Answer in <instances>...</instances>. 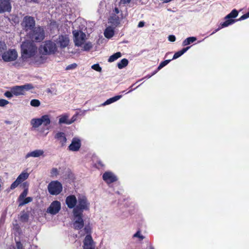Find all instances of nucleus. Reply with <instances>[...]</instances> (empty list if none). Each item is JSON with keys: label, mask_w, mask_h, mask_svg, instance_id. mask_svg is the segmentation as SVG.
I'll list each match as a JSON object with an SVG mask.
<instances>
[{"label": "nucleus", "mask_w": 249, "mask_h": 249, "mask_svg": "<svg viewBox=\"0 0 249 249\" xmlns=\"http://www.w3.org/2000/svg\"><path fill=\"white\" fill-rule=\"evenodd\" d=\"M77 203V205L73 210V213L82 214L84 211H89L90 203L86 196L79 195L78 196Z\"/></svg>", "instance_id": "4"}, {"label": "nucleus", "mask_w": 249, "mask_h": 249, "mask_svg": "<svg viewBox=\"0 0 249 249\" xmlns=\"http://www.w3.org/2000/svg\"><path fill=\"white\" fill-rule=\"evenodd\" d=\"M238 15V11L235 9H233L231 12L230 13H229L228 15H227L224 18L226 20L224 22L221 23L220 25V26L217 29H216L214 32H213L212 33V35L214 34L215 33H216V32H217L220 29H221L223 28L227 27L230 25L233 24L236 21L244 20V19L249 18L247 13H246V14H244L243 15H242L238 19H232V18H236L237 17Z\"/></svg>", "instance_id": "1"}, {"label": "nucleus", "mask_w": 249, "mask_h": 249, "mask_svg": "<svg viewBox=\"0 0 249 249\" xmlns=\"http://www.w3.org/2000/svg\"><path fill=\"white\" fill-rule=\"evenodd\" d=\"M91 68L97 71H101V70H102V68L100 66L99 64H94L92 66Z\"/></svg>", "instance_id": "40"}, {"label": "nucleus", "mask_w": 249, "mask_h": 249, "mask_svg": "<svg viewBox=\"0 0 249 249\" xmlns=\"http://www.w3.org/2000/svg\"><path fill=\"white\" fill-rule=\"evenodd\" d=\"M28 37L32 42H40L45 38V31L44 29L38 26L30 30L27 33Z\"/></svg>", "instance_id": "3"}, {"label": "nucleus", "mask_w": 249, "mask_h": 249, "mask_svg": "<svg viewBox=\"0 0 249 249\" xmlns=\"http://www.w3.org/2000/svg\"><path fill=\"white\" fill-rule=\"evenodd\" d=\"M121 56H122V54L120 52H117V53H114L113 54H112V55H111L109 57V58L108 59V61L109 62H113V61H115L116 60H117L118 58H120Z\"/></svg>", "instance_id": "28"}, {"label": "nucleus", "mask_w": 249, "mask_h": 249, "mask_svg": "<svg viewBox=\"0 0 249 249\" xmlns=\"http://www.w3.org/2000/svg\"><path fill=\"white\" fill-rule=\"evenodd\" d=\"M111 18L112 20H115V23L117 24L119 23V18L118 16H116V15L113 16L111 17Z\"/></svg>", "instance_id": "46"}, {"label": "nucleus", "mask_w": 249, "mask_h": 249, "mask_svg": "<svg viewBox=\"0 0 249 249\" xmlns=\"http://www.w3.org/2000/svg\"><path fill=\"white\" fill-rule=\"evenodd\" d=\"M76 67H77V64L76 63H73V64L68 65L66 67V70H72V69L76 68Z\"/></svg>", "instance_id": "43"}, {"label": "nucleus", "mask_w": 249, "mask_h": 249, "mask_svg": "<svg viewBox=\"0 0 249 249\" xmlns=\"http://www.w3.org/2000/svg\"><path fill=\"white\" fill-rule=\"evenodd\" d=\"M17 246H18V249H20V246H21V243L20 242L17 243Z\"/></svg>", "instance_id": "54"}, {"label": "nucleus", "mask_w": 249, "mask_h": 249, "mask_svg": "<svg viewBox=\"0 0 249 249\" xmlns=\"http://www.w3.org/2000/svg\"><path fill=\"white\" fill-rule=\"evenodd\" d=\"M139 81H137L136 83L133 84L131 86H130L129 87V89H130L127 92V93H129L132 91H133V90H134L135 89H136L137 88H138L139 86H140L141 84H140L139 85H138V86H137L136 87L133 88V87L134 86V85L137 84V83H138Z\"/></svg>", "instance_id": "44"}, {"label": "nucleus", "mask_w": 249, "mask_h": 249, "mask_svg": "<svg viewBox=\"0 0 249 249\" xmlns=\"http://www.w3.org/2000/svg\"><path fill=\"white\" fill-rule=\"evenodd\" d=\"M44 151L42 150H36L30 152L26 155L25 158H28L30 157H39L43 155Z\"/></svg>", "instance_id": "20"}, {"label": "nucleus", "mask_w": 249, "mask_h": 249, "mask_svg": "<svg viewBox=\"0 0 249 249\" xmlns=\"http://www.w3.org/2000/svg\"><path fill=\"white\" fill-rule=\"evenodd\" d=\"M29 219V215L27 213H24L20 217V220L23 222H27Z\"/></svg>", "instance_id": "34"}, {"label": "nucleus", "mask_w": 249, "mask_h": 249, "mask_svg": "<svg viewBox=\"0 0 249 249\" xmlns=\"http://www.w3.org/2000/svg\"><path fill=\"white\" fill-rule=\"evenodd\" d=\"M30 105L32 107H38L40 105V102L38 99H33L30 102Z\"/></svg>", "instance_id": "33"}, {"label": "nucleus", "mask_w": 249, "mask_h": 249, "mask_svg": "<svg viewBox=\"0 0 249 249\" xmlns=\"http://www.w3.org/2000/svg\"><path fill=\"white\" fill-rule=\"evenodd\" d=\"M49 193L52 195H57L62 191V184L57 180L51 181L48 186Z\"/></svg>", "instance_id": "7"}, {"label": "nucleus", "mask_w": 249, "mask_h": 249, "mask_svg": "<svg viewBox=\"0 0 249 249\" xmlns=\"http://www.w3.org/2000/svg\"><path fill=\"white\" fill-rule=\"evenodd\" d=\"M196 37L194 36L187 37L182 42V46H185L188 45L196 41Z\"/></svg>", "instance_id": "25"}, {"label": "nucleus", "mask_w": 249, "mask_h": 249, "mask_svg": "<svg viewBox=\"0 0 249 249\" xmlns=\"http://www.w3.org/2000/svg\"><path fill=\"white\" fill-rule=\"evenodd\" d=\"M77 199L76 196L73 195H70L66 198V204L70 209H74L77 205Z\"/></svg>", "instance_id": "16"}, {"label": "nucleus", "mask_w": 249, "mask_h": 249, "mask_svg": "<svg viewBox=\"0 0 249 249\" xmlns=\"http://www.w3.org/2000/svg\"><path fill=\"white\" fill-rule=\"evenodd\" d=\"M83 243L84 249H94L93 241L91 235H87Z\"/></svg>", "instance_id": "17"}, {"label": "nucleus", "mask_w": 249, "mask_h": 249, "mask_svg": "<svg viewBox=\"0 0 249 249\" xmlns=\"http://www.w3.org/2000/svg\"><path fill=\"white\" fill-rule=\"evenodd\" d=\"M74 120H69L68 119V116L66 115L61 116L59 119V124H72Z\"/></svg>", "instance_id": "21"}, {"label": "nucleus", "mask_w": 249, "mask_h": 249, "mask_svg": "<svg viewBox=\"0 0 249 249\" xmlns=\"http://www.w3.org/2000/svg\"><path fill=\"white\" fill-rule=\"evenodd\" d=\"M114 101H113V100L112 99V98H110L108 99H107L104 103V105H109L111 103H113Z\"/></svg>", "instance_id": "47"}, {"label": "nucleus", "mask_w": 249, "mask_h": 249, "mask_svg": "<svg viewBox=\"0 0 249 249\" xmlns=\"http://www.w3.org/2000/svg\"><path fill=\"white\" fill-rule=\"evenodd\" d=\"M95 165L96 167L98 169L102 168L104 166L103 162L101 160H97L96 162L95 163Z\"/></svg>", "instance_id": "39"}, {"label": "nucleus", "mask_w": 249, "mask_h": 249, "mask_svg": "<svg viewBox=\"0 0 249 249\" xmlns=\"http://www.w3.org/2000/svg\"><path fill=\"white\" fill-rule=\"evenodd\" d=\"M114 11L115 13V14H119L120 12L119 9L117 7L115 8Z\"/></svg>", "instance_id": "53"}, {"label": "nucleus", "mask_w": 249, "mask_h": 249, "mask_svg": "<svg viewBox=\"0 0 249 249\" xmlns=\"http://www.w3.org/2000/svg\"><path fill=\"white\" fill-rule=\"evenodd\" d=\"M18 57L17 51L13 50H9L4 52L2 55L3 60L5 62H10L15 60Z\"/></svg>", "instance_id": "9"}, {"label": "nucleus", "mask_w": 249, "mask_h": 249, "mask_svg": "<svg viewBox=\"0 0 249 249\" xmlns=\"http://www.w3.org/2000/svg\"><path fill=\"white\" fill-rule=\"evenodd\" d=\"M144 24H145V22L143 21H141L140 22H139V23L138 25V27H139V28L142 27L144 26Z\"/></svg>", "instance_id": "51"}, {"label": "nucleus", "mask_w": 249, "mask_h": 249, "mask_svg": "<svg viewBox=\"0 0 249 249\" xmlns=\"http://www.w3.org/2000/svg\"><path fill=\"white\" fill-rule=\"evenodd\" d=\"M28 177H29L28 173L23 172L18 176L17 179L19 181H20V183H21L23 181L26 180L28 178Z\"/></svg>", "instance_id": "32"}, {"label": "nucleus", "mask_w": 249, "mask_h": 249, "mask_svg": "<svg viewBox=\"0 0 249 249\" xmlns=\"http://www.w3.org/2000/svg\"><path fill=\"white\" fill-rule=\"evenodd\" d=\"M21 25L25 31L28 32L36 27V21L33 17L26 16L24 17Z\"/></svg>", "instance_id": "8"}, {"label": "nucleus", "mask_w": 249, "mask_h": 249, "mask_svg": "<svg viewBox=\"0 0 249 249\" xmlns=\"http://www.w3.org/2000/svg\"><path fill=\"white\" fill-rule=\"evenodd\" d=\"M33 200V198L32 197H27L24 198L22 200L18 201L19 202L18 207L22 206L29 202H31Z\"/></svg>", "instance_id": "29"}, {"label": "nucleus", "mask_w": 249, "mask_h": 249, "mask_svg": "<svg viewBox=\"0 0 249 249\" xmlns=\"http://www.w3.org/2000/svg\"><path fill=\"white\" fill-rule=\"evenodd\" d=\"M34 2H37L38 0H32Z\"/></svg>", "instance_id": "56"}, {"label": "nucleus", "mask_w": 249, "mask_h": 249, "mask_svg": "<svg viewBox=\"0 0 249 249\" xmlns=\"http://www.w3.org/2000/svg\"><path fill=\"white\" fill-rule=\"evenodd\" d=\"M34 87L31 84H26L22 86H16L11 88L14 95L18 96L25 95V91L33 89Z\"/></svg>", "instance_id": "6"}, {"label": "nucleus", "mask_w": 249, "mask_h": 249, "mask_svg": "<svg viewBox=\"0 0 249 249\" xmlns=\"http://www.w3.org/2000/svg\"><path fill=\"white\" fill-rule=\"evenodd\" d=\"M19 184H20V181H19L18 180L16 179V180L15 181H14L11 185L10 189L14 190L16 187H17Z\"/></svg>", "instance_id": "35"}, {"label": "nucleus", "mask_w": 249, "mask_h": 249, "mask_svg": "<svg viewBox=\"0 0 249 249\" xmlns=\"http://www.w3.org/2000/svg\"><path fill=\"white\" fill-rule=\"evenodd\" d=\"M122 97V95H117V96H114L112 98L113 100V101L114 102L118 100L119 99H120Z\"/></svg>", "instance_id": "49"}, {"label": "nucleus", "mask_w": 249, "mask_h": 249, "mask_svg": "<svg viewBox=\"0 0 249 249\" xmlns=\"http://www.w3.org/2000/svg\"><path fill=\"white\" fill-rule=\"evenodd\" d=\"M81 147L80 140L78 139L74 138L71 144L69 146L70 150L72 151H77Z\"/></svg>", "instance_id": "18"}, {"label": "nucleus", "mask_w": 249, "mask_h": 249, "mask_svg": "<svg viewBox=\"0 0 249 249\" xmlns=\"http://www.w3.org/2000/svg\"><path fill=\"white\" fill-rule=\"evenodd\" d=\"M11 10V0H0V14L10 12Z\"/></svg>", "instance_id": "11"}, {"label": "nucleus", "mask_w": 249, "mask_h": 249, "mask_svg": "<svg viewBox=\"0 0 249 249\" xmlns=\"http://www.w3.org/2000/svg\"><path fill=\"white\" fill-rule=\"evenodd\" d=\"M103 180L107 184H110L117 180V178L111 172H106L103 175Z\"/></svg>", "instance_id": "14"}, {"label": "nucleus", "mask_w": 249, "mask_h": 249, "mask_svg": "<svg viewBox=\"0 0 249 249\" xmlns=\"http://www.w3.org/2000/svg\"><path fill=\"white\" fill-rule=\"evenodd\" d=\"M122 97V95H117V96H114L112 98L113 100V101L114 102L118 100L119 99H120Z\"/></svg>", "instance_id": "50"}, {"label": "nucleus", "mask_w": 249, "mask_h": 249, "mask_svg": "<svg viewBox=\"0 0 249 249\" xmlns=\"http://www.w3.org/2000/svg\"><path fill=\"white\" fill-rule=\"evenodd\" d=\"M61 209V203L59 201H53L47 209V212L52 214H55Z\"/></svg>", "instance_id": "12"}, {"label": "nucleus", "mask_w": 249, "mask_h": 249, "mask_svg": "<svg viewBox=\"0 0 249 249\" xmlns=\"http://www.w3.org/2000/svg\"><path fill=\"white\" fill-rule=\"evenodd\" d=\"M57 43L60 48H65L69 45L70 39L67 35H60L57 38Z\"/></svg>", "instance_id": "15"}, {"label": "nucleus", "mask_w": 249, "mask_h": 249, "mask_svg": "<svg viewBox=\"0 0 249 249\" xmlns=\"http://www.w3.org/2000/svg\"><path fill=\"white\" fill-rule=\"evenodd\" d=\"M73 213L74 221L73 222V228L75 230H81L84 227V220L83 219V213Z\"/></svg>", "instance_id": "10"}, {"label": "nucleus", "mask_w": 249, "mask_h": 249, "mask_svg": "<svg viewBox=\"0 0 249 249\" xmlns=\"http://www.w3.org/2000/svg\"><path fill=\"white\" fill-rule=\"evenodd\" d=\"M31 124L33 127L36 128L42 124V122H41L40 118L33 119L31 120Z\"/></svg>", "instance_id": "31"}, {"label": "nucleus", "mask_w": 249, "mask_h": 249, "mask_svg": "<svg viewBox=\"0 0 249 249\" xmlns=\"http://www.w3.org/2000/svg\"><path fill=\"white\" fill-rule=\"evenodd\" d=\"M26 183L25 182L23 184L25 189L23 190V191L21 193V194L19 195V197H18V201H20V200H22V199H23L24 198L26 197V196H27V195L28 194V189L27 187H26Z\"/></svg>", "instance_id": "26"}, {"label": "nucleus", "mask_w": 249, "mask_h": 249, "mask_svg": "<svg viewBox=\"0 0 249 249\" xmlns=\"http://www.w3.org/2000/svg\"><path fill=\"white\" fill-rule=\"evenodd\" d=\"M75 45L77 46H81L83 44L85 39L86 35L83 32L79 33L77 32L74 33Z\"/></svg>", "instance_id": "13"}, {"label": "nucleus", "mask_w": 249, "mask_h": 249, "mask_svg": "<svg viewBox=\"0 0 249 249\" xmlns=\"http://www.w3.org/2000/svg\"><path fill=\"white\" fill-rule=\"evenodd\" d=\"M140 230H138L134 235L133 237H138L140 240H142L144 238V236L141 234Z\"/></svg>", "instance_id": "38"}, {"label": "nucleus", "mask_w": 249, "mask_h": 249, "mask_svg": "<svg viewBox=\"0 0 249 249\" xmlns=\"http://www.w3.org/2000/svg\"><path fill=\"white\" fill-rule=\"evenodd\" d=\"M39 51L43 55H49L55 53L57 48L56 43L52 40H46L41 45L39 48Z\"/></svg>", "instance_id": "5"}, {"label": "nucleus", "mask_w": 249, "mask_h": 249, "mask_svg": "<svg viewBox=\"0 0 249 249\" xmlns=\"http://www.w3.org/2000/svg\"><path fill=\"white\" fill-rule=\"evenodd\" d=\"M84 231L85 233H86L87 235H90L91 232V227L89 225H86L84 228Z\"/></svg>", "instance_id": "36"}, {"label": "nucleus", "mask_w": 249, "mask_h": 249, "mask_svg": "<svg viewBox=\"0 0 249 249\" xmlns=\"http://www.w3.org/2000/svg\"><path fill=\"white\" fill-rule=\"evenodd\" d=\"M149 249H155L153 247L150 246Z\"/></svg>", "instance_id": "55"}, {"label": "nucleus", "mask_w": 249, "mask_h": 249, "mask_svg": "<svg viewBox=\"0 0 249 249\" xmlns=\"http://www.w3.org/2000/svg\"><path fill=\"white\" fill-rule=\"evenodd\" d=\"M114 35V30L110 27H107L104 32V36L107 38H110Z\"/></svg>", "instance_id": "22"}, {"label": "nucleus", "mask_w": 249, "mask_h": 249, "mask_svg": "<svg viewBox=\"0 0 249 249\" xmlns=\"http://www.w3.org/2000/svg\"><path fill=\"white\" fill-rule=\"evenodd\" d=\"M131 0H121V2L123 4L129 3Z\"/></svg>", "instance_id": "52"}, {"label": "nucleus", "mask_w": 249, "mask_h": 249, "mask_svg": "<svg viewBox=\"0 0 249 249\" xmlns=\"http://www.w3.org/2000/svg\"><path fill=\"white\" fill-rule=\"evenodd\" d=\"M190 47H191V46H188L186 48H183L180 51L175 53L174 54V55L173 57V58L172 59V60L176 59L178 58L179 57L181 56L182 54H183L188 49H189L190 48Z\"/></svg>", "instance_id": "23"}, {"label": "nucleus", "mask_w": 249, "mask_h": 249, "mask_svg": "<svg viewBox=\"0 0 249 249\" xmlns=\"http://www.w3.org/2000/svg\"><path fill=\"white\" fill-rule=\"evenodd\" d=\"M4 95L5 96H6V97H7L8 98H12L14 96L13 93L12 92V89H11L10 91H6L4 93Z\"/></svg>", "instance_id": "41"}, {"label": "nucleus", "mask_w": 249, "mask_h": 249, "mask_svg": "<svg viewBox=\"0 0 249 249\" xmlns=\"http://www.w3.org/2000/svg\"><path fill=\"white\" fill-rule=\"evenodd\" d=\"M40 118L41 120V122H42V124H43L45 126L49 125L51 123L50 117L48 115H43Z\"/></svg>", "instance_id": "27"}, {"label": "nucleus", "mask_w": 249, "mask_h": 249, "mask_svg": "<svg viewBox=\"0 0 249 249\" xmlns=\"http://www.w3.org/2000/svg\"><path fill=\"white\" fill-rule=\"evenodd\" d=\"M128 64V60L126 58L122 59L117 64L119 69H122L126 67Z\"/></svg>", "instance_id": "30"}, {"label": "nucleus", "mask_w": 249, "mask_h": 249, "mask_svg": "<svg viewBox=\"0 0 249 249\" xmlns=\"http://www.w3.org/2000/svg\"><path fill=\"white\" fill-rule=\"evenodd\" d=\"M92 47V45L90 42H88L84 44L83 48L85 51H89Z\"/></svg>", "instance_id": "37"}, {"label": "nucleus", "mask_w": 249, "mask_h": 249, "mask_svg": "<svg viewBox=\"0 0 249 249\" xmlns=\"http://www.w3.org/2000/svg\"><path fill=\"white\" fill-rule=\"evenodd\" d=\"M168 40L171 42H174L176 40V37L174 35H170L168 36Z\"/></svg>", "instance_id": "48"}, {"label": "nucleus", "mask_w": 249, "mask_h": 249, "mask_svg": "<svg viewBox=\"0 0 249 249\" xmlns=\"http://www.w3.org/2000/svg\"><path fill=\"white\" fill-rule=\"evenodd\" d=\"M58 170L56 168H53L51 172V174L52 176H56L58 174Z\"/></svg>", "instance_id": "45"}, {"label": "nucleus", "mask_w": 249, "mask_h": 249, "mask_svg": "<svg viewBox=\"0 0 249 249\" xmlns=\"http://www.w3.org/2000/svg\"><path fill=\"white\" fill-rule=\"evenodd\" d=\"M9 104V102L5 99H0V107H4Z\"/></svg>", "instance_id": "42"}, {"label": "nucleus", "mask_w": 249, "mask_h": 249, "mask_svg": "<svg viewBox=\"0 0 249 249\" xmlns=\"http://www.w3.org/2000/svg\"><path fill=\"white\" fill-rule=\"evenodd\" d=\"M247 13V14L248 15V16H249V11L248 13Z\"/></svg>", "instance_id": "57"}, {"label": "nucleus", "mask_w": 249, "mask_h": 249, "mask_svg": "<svg viewBox=\"0 0 249 249\" xmlns=\"http://www.w3.org/2000/svg\"><path fill=\"white\" fill-rule=\"evenodd\" d=\"M172 60V59H169L162 61L159 65L157 70L155 71L152 73V74L151 75H148V78H150V77H151L153 74H155L158 71L160 70V69L167 65Z\"/></svg>", "instance_id": "24"}, {"label": "nucleus", "mask_w": 249, "mask_h": 249, "mask_svg": "<svg viewBox=\"0 0 249 249\" xmlns=\"http://www.w3.org/2000/svg\"><path fill=\"white\" fill-rule=\"evenodd\" d=\"M54 138L59 141L61 146L65 145L67 142V139L64 132H59L56 133L54 136Z\"/></svg>", "instance_id": "19"}, {"label": "nucleus", "mask_w": 249, "mask_h": 249, "mask_svg": "<svg viewBox=\"0 0 249 249\" xmlns=\"http://www.w3.org/2000/svg\"><path fill=\"white\" fill-rule=\"evenodd\" d=\"M37 51V47L34 42L24 41L21 45V57L23 60L34 56Z\"/></svg>", "instance_id": "2"}]
</instances>
